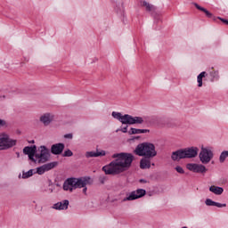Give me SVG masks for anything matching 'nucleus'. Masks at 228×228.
<instances>
[{
	"mask_svg": "<svg viewBox=\"0 0 228 228\" xmlns=\"http://www.w3.org/2000/svg\"><path fill=\"white\" fill-rule=\"evenodd\" d=\"M74 156V152L70 151V149H67L62 153V158H72Z\"/></svg>",
	"mask_w": 228,
	"mask_h": 228,
	"instance_id": "obj_28",
	"label": "nucleus"
},
{
	"mask_svg": "<svg viewBox=\"0 0 228 228\" xmlns=\"http://www.w3.org/2000/svg\"><path fill=\"white\" fill-rule=\"evenodd\" d=\"M209 191L215 193V195H222V193H224V188L212 185L209 187Z\"/></svg>",
	"mask_w": 228,
	"mask_h": 228,
	"instance_id": "obj_19",
	"label": "nucleus"
},
{
	"mask_svg": "<svg viewBox=\"0 0 228 228\" xmlns=\"http://www.w3.org/2000/svg\"><path fill=\"white\" fill-rule=\"evenodd\" d=\"M99 183H101V184H104V183H106V176L100 175L99 176Z\"/></svg>",
	"mask_w": 228,
	"mask_h": 228,
	"instance_id": "obj_35",
	"label": "nucleus"
},
{
	"mask_svg": "<svg viewBox=\"0 0 228 228\" xmlns=\"http://www.w3.org/2000/svg\"><path fill=\"white\" fill-rule=\"evenodd\" d=\"M135 193L137 195V199H142V197H145V195H147V191H145V189H137Z\"/></svg>",
	"mask_w": 228,
	"mask_h": 228,
	"instance_id": "obj_26",
	"label": "nucleus"
},
{
	"mask_svg": "<svg viewBox=\"0 0 228 228\" xmlns=\"http://www.w3.org/2000/svg\"><path fill=\"white\" fill-rule=\"evenodd\" d=\"M206 206H216V208H227V204L225 203H218L216 201H214L211 199H207L205 200Z\"/></svg>",
	"mask_w": 228,
	"mask_h": 228,
	"instance_id": "obj_17",
	"label": "nucleus"
},
{
	"mask_svg": "<svg viewBox=\"0 0 228 228\" xmlns=\"http://www.w3.org/2000/svg\"><path fill=\"white\" fill-rule=\"evenodd\" d=\"M131 118L132 116L129 114H125L121 116L120 123L126 126H131Z\"/></svg>",
	"mask_w": 228,
	"mask_h": 228,
	"instance_id": "obj_18",
	"label": "nucleus"
},
{
	"mask_svg": "<svg viewBox=\"0 0 228 228\" xmlns=\"http://www.w3.org/2000/svg\"><path fill=\"white\" fill-rule=\"evenodd\" d=\"M151 122H159V118H158V116H152L151 118Z\"/></svg>",
	"mask_w": 228,
	"mask_h": 228,
	"instance_id": "obj_38",
	"label": "nucleus"
},
{
	"mask_svg": "<svg viewBox=\"0 0 228 228\" xmlns=\"http://www.w3.org/2000/svg\"><path fill=\"white\" fill-rule=\"evenodd\" d=\"M175 170H176L178 174H184V169L181 166H177L176 167H175Z\"/></svg>",
	"mask_w": 228,
	"mask_h": 228,
	"instance_id": "obj_33",
	"label": "nucleus"
},
{
	"mask_svg": "<svg viewBox=\"0 0 228 228\" xmlns=\"http://www.w3.org/2000/svg\"><path fill=\"white\" fill-rule=\"evenodd\" d=\"M154 167V163L151 164Z\"/></svg>",
	"mask_w": 228,
	"mask_h": 228,
	"instance_id": "obj_45",
	"label": "nucleus"
},
{
	"mask_svg": "<svg viewBox=\"0 0 228 228\" xmlns=\"http://www.w3.org/2000/svg\"><path fill=\"white\" fill-rule=\"evenodd\" d=\"M216 20L218 19V20H221V22H223V24H224L225 26H227V22H228V20L226 19H224L222 17H216Z\"/></svg>",
	"mask_w": 228,
	"mask_h": 228,
	"instance_id": "obj_36",
	"label": "nucleus"
},
{
	"mask_svg": "<svg viewBox=\"0 0 228 228\" xmlns=\"http://www.w3.org/2000/svg\"><path fill=\"white\" fill-rule=\"evenodd\" d=\"M143 122H144L143 118L138 117V116H135V117L132 116L130 126H134V124H143Z\"/></svg>",
	"mask_w": 228,
	"mask_h": 228,
	"instance_id": "obj_20",
	"label": "nucleus"
},
{
	"mask_svg": "<svg viewBox=\"0 0 228 228\" xmlns=\"http://www.w3.org/2000/svg\"><path fill=\"white\" fill-rule=\"evenodd\" d=\"M186 168L194 174H206L208 172V168L202 164L188 163Z\"/></svg>",
	"mask_w": 228,
	"mask_h": 228,
	"instance_id": "obj_9",
	"label": "nucleus"
},
{
	"mask_svg": "<svg viewBox=\"0 0 228 228\" xmlns=\"http://www.w3.org/2000/svg\"><path fill=\"white\" fill-rule=\"evenodd\" d=\"M139 183H142V184H145V183H147V180L142 178V179L139 180Z\"/></svg>",
	"mask_w": 228,
	"mask_h": 228,
	"instance_id": "obj_42",
	"label": "nucleus"
},
{
	"mask_svg": "<svg viewBox=\"0 0 228 228\" xmlns=\"http://www.w3.org/2000/svg\"><path fill=\"white\" fill-rule=\"evenodd\" d=\"M134 154L141 158H156V156H158V151H156L154 143L142 142L135 147Z\"/></svg>",
	"mask_w": 228,
	"mask_h": 228,
	"instance_id": "obj_4",
	"label": "nucleus"
},
{
	"mask_svg": "<svg viewBox=\"0 0 228 228\" xmlns=\"http://www.w3.org/2000/svg\"><path fill=\"white\" fill-rule=\"evenodd\" d=\"M69 204H70V201H69V200H64L54 203L52 207V209H55L56 211H65L69 209Z\"/></svg>",
	"mask_w": 228,
	"mask_h": 228,
	"instance_id": "obj_12",
	"label": "nucleus"
},
{
	"mask_svg": "<svg viewBox=\"0 0 228 228\" xmlns=\"http://www.w3.org/2000/svg\"><path fill=\"white\" fill-rule=\"evenodd\" d=\"M213 151L204 147L201 148L199 158L203 165H208L213 159Z\"/></svg>",
	"mask_w": 228,
	"mask_h": 228,
	"instance_id": "obj_7",
	"label": "nucleus"
},
{
	"mask_svg": "<svg viewBox=\"0 0 228 228\" xmlns=\"http://www.w3.org/2000/svg\"><path fill=\"white\" fill-rule=\"evenodd\" d=\"M94 180L90 176H82V177H70L64 181L63 190L64 191H74L77 188H82L87 186V184H93Z\"/></svg>",
	"mask_w": 228,
	"mask_h": 228,
	"instance_id": "obj_3",
	"label": "nucleus"
},
{
	"mask_svg": "<svg viewBox=\"0 0 228 228\" xmlns=\"http://www.w3.org/2000/svg\"><path fill=\"white\" fill-rule=\"evenodd\" d=\"M160 123H161L162 126H168L170 124V118L163 117L160 119Z\"/></svg>",
	"mask_w": 228,
	"mask_h": 228,
	"instance_id": "obj_30",
	"label": "nucleus"
},
{
	"mask_svg": "<svg viewBox=\"0 0 228 228\" xmlns=\"http://www.w3.org/2000/svg\"><path fill=\"white\" fill-rule=\"evenodd\" d=\"M199 154V149L195 146L180 149L172 152L173 161H179V159H191L197 158Z\"/></svg>",
	"mask_w": 228,
	"mask_h": 228,
	"instance_id": "obj_5",
	"label": "nucleus"
},
{
	"mask_svg": "<svg viewBox=\"0 0 228 228\" xmlns=\"http://www.w3.org/2000/svg\"><path fill=\"white\" fill-rule=\"evenodd\" d=\"M97 158H101L102 156H106V151L102 150L101 151H96Z\"/></svg>",
	"mask_w": 228,
	"mask_h": 228,
	"instance_id": "obj_34",
	"label": "nucleus"
},
{
	"mask_svg": "<svg viewBox=\"0 0 228 228\" xmlns=\"http://www.w3.org/2000/svg\"><path fill=\"white\" fill-rule=\"evenodd\" d=\"M35 169H29L27 172L22 173V179H29V177H33L35 175Z\"/></svg>",
	"mask_w": 228,
	"mask_h": 228,
	"instance_id": "obj_24",
	"label": "nucleus"
},
{
	"mask_svg": "<svg viewBox=\"0 0 228 228\" xmlns=\"http://www.w3.org/2000/svg\"><path fill=\"white\" fill-rule=\"evenodd\" d=\"M51 153L53 154V156H60V154H63V151H65V143L63 142H58L55 144H53L51 146Z\"/></svg>",
	"mask_w": 228,
	"mask_h": 228,
	"instance_id": "obj_11",
	"label": "nucleus"
},
{
	"mask_svg": "<svg viewBox=\"0 0 228 228\" xmlns=\"http://www.w3.org/2000/svg\"><path fill=\"white\" fill-rule=\"evenodd\" d=\"M39 122L47 127L52 122H56V116L53 113H45L40 117Z\"/></svg>",
	"mask_w": 228,
	"mask_h": 228,
	"instance_id": "obj_10",
	"label": "nucleus"
},
{
	"mask_svg": "<svg viewBox=\"0 0 228 228\" xmlns=\"http://www.w3.org/2000/svg\"><path fill=\"white\" fill-rule=\"evenodd\" d=\"M17 158H20V152H16Z\"/></svg>",
	"mask_w": 228,
	"mask_h": 228,
	"instance_id": "obj_43",
	"label": "nucleus"
},
{
	"mask_svg": "<svg viewBox=\"0 0 228 228\" xmlns=\"http://www.w3.org/2000/svg\"><path fill=\"white\" fill-rule=\"evenodd\" d=\"M209 76L212 77L211 81H215V79H218L220 77L218 76V71H210Z\"/></svg>",
	"mask_w": 228,
	"mask_h": 228,
	"instance_id": "obj_31",
	"label": "nucleus"
},
{
	"mask_svg": "<svg viewBox=\"0 0 228 228\" xmlns=\"http://www.w3.org/2000/svg\"><path fill=\"white\" fill-rule=\"evenodd\" d=\"M153 157H142L140 160V168L142 170H146V168H151V159Z\"/></svg>",
	"mask_w": 228,
	"mask_h": 228,
	"instance_id": "obj_15",
	"label": "nucleus"
},
{
	"mask_svg": "<svg viewBox=\"0 0 228 228\" xmlns=\"http://www.w3.org/2000/svg\"><path fill=\"white\" fill-rule=\"evenodd\" d=\"M127 127H128V126L126 125V126H124L123 128H121V132H122V133H127Z\"/></svg>",
	"mask_w": 228,
	"mask_h": 228,
	"instance_id": "obj_40",
	"label": "nucleus"
},
{
	"mask_svg": "<svg viewBox=\"0 0 228 228\" xmlns=\"http://www.w3.org/2000/svg\"><path fill=\"white\" fill-rule=\"evenodd\" d=\"M1 127H6V120L0 118V129Z\"/></svg>",
	"mask_w": 228,
	"mask_h": 228,
	"instance_id": "obj_37",
	"label": "nucleus"
},
{
	"mask_svg": "<svg viewBox=\"0 0 228 228\" xmlns=\"http://www.w3.org/2000/svg\"><path fill=\"white\" fill-rule=\"evenodd\" d=\"M83 188V193L85 194V195H86V191H88V188L86 187V185H85L84 187H82Z\"/></svg>",
	"mask_w": 228,
	"mask_h": 228,
	"instance_id": "obj_41",
	"label": "nucleus"
},
{
	"mask_svg": "<svg viewBox=\"0 0 228 228\" xmlns=\"http://www.w3.org/2000/svg\"><path fill=\"white\" fill-rule=\"evenodd\" d=\"M86 158H97V151H86Z\"/></svg>",
	"mask_w": 228,
	"mask_h": 228,
	"instance_id": "obj_32",
	"label": "nucleus"
},
{
	"mask_svg": "<svg viewBox=\"0 0 228 228\" xmlns=\"http://www.w3.org/2000/svg\"><path fill=\"white\" fill-rule=\"evenodd\" d=\"M138 200V196L136 195V191H134L129 193L126 198L123 199V202H126L127 200Z\"/></svg>",
	"mask_w": 228,
	"mask_h": 228,
	"instance_id": "obj_21",
	"label": "nucleus"
},
{
	"mask_svg": "<svg viewBox=\"0 0 228 228\" xmlns=\"http://www.w3.org/2000/svg\"><path fill=\"white\" fill-rule=\"evenodd\" d=\"M228 158V151H224L219 156V163H225V159Z\"/></svg>",
	"mask_w": 228,
	"mask_h": 228,
	"instance_id": "obj_25",
	"label": "nucleus"
},
{
	"mask_svg": "<svg viewBox=\"0 0 228 228\" xmlns=\"http://www.w3.org/2000/svg\"><path fill=\"white\" fill-rule=\"evenodd\" d=\"M226 26H228V21H227V23H226Z\"/></svg>",
	"mask_w": 228,
	"mask_h": 228,
	"instance_id": "obj_47",
	"label": "nucleus"
},
{
	"mask_svg": "<svg viewBox=\"0 0 228 228\" xmlns=\"http://www.w3.org/2000/svg\"><path fill=\"white\" fill-rule=\"evenodd\" d=\"M19 177L20 178V174L19 175Z\"/></svg>",
	"mask_w": 228,
	"mask_h": 228,
	"instance_id": "obj_46",
	"label": "nucleus"
},
{
	"mask_svg": "<svg viewBox=\"0 0 228 228\" xmlns=\"http://www.w3.org/2000/svg\"><path fill=\"white\" fill-rule=\"evenodd\" d=\"M58 166L57 161L50 162L47 164H44L43 167H45V172H49V170H53L55 167Z\"/></svg>",
	"mask_w": 228,
	"mask_h": 228,
	"instance_id": "obj_23",
	"label": "nucleus"
},
{
	"mask_svg": "<svg viewBox=\"0 0 228 228\" xmlns=\"http://www.w3.org/2000/svg\"><path fill=\"white\" fill-rule=\"evenodd\" d=\"M116 13L119 19H121L123 24L127 22V18H126V11L124 10V4H119L115 7Z\"/></svg>",
	"mask_w": 228,
	"mask_h": 228,
	"instance_id": "obj_13",
	"label": "nucleus"
},
{
	"mask_svg": "<svg viewBox=\"0 0 228 228\" xmlns=\"http://www.w3.org/2000/svg\"><path fill=\"white\" fill-rule=\"evenodd\" d=\"M64 138H66L68 140H72L73 134H64Z\"/></svg>",
	"mask_w": 228,
	"mask_h": 228,
	"instance_id": "obj_39",
	"label": "nucleus"
},
{
	"mask_svg": "<svg viewBox=\"0 0 228 228\" xmlns=\"http://www.w3.org/2000/svg\"><path fill=\"white\" fill-rule=\"evenodd\" d=\"M145 133H151V130L131 127L128 131V134H145Z\"/></svg>",
	"mask_w": 228,
	"mask_h": 228,
	"instance_id": "obj_16",
	"label": "nucleus"
},
{
	"mask_svg": "<svg viewBox=\"0 0 228 228\" xmlns=\"http://www.w3.org/2000/svg\"><path fill=\"white\" fill-rule=\"evenodd\" d=\"M208 76V73L206 71H202L200 74L198 75L197 77V81H198V86L199 88L202 87V79Z\"/></svg>",
	"mask_w": 228,
	"mask_h": 228,
	"instance_id": "obj_22",
	"label": "nucleus"
},
{
	"mask_svg": "<svg viewBox=\"0 0 228 228\" xmlns=\"http://www.w3.org/2000/svg\"><path fill=\"white\" fill-rule=\"evenodd\" d=\"M193 6H195V8H197V10H200V12H204L206 17H208V19H212L215 22H216V17L215 15H213V13H211L209 11H208V9L199 5V4L197 3H192Z\"/></svg>",
	"mask_w": 228,
	"mask_h": 228,
	"instance_id": "obj_14",
	"label": "nucleus"
},
{
	"mask_svg": "<svg viewBox=\"0 0 228 228\" xmlns=\"http://www.w3.org/2000/svg\"><path fill=\"white\" fill-rule=\"evenodd\" d=\"M15 145H17V140L11 139L6 134L0 137V151H8V149H12V147H15Z\"/></svg>",
	"mask_w": 228,
	"mask_h": 228,
	"instance_id": "obj_6",
	"label": "nucleus"
},
{
	"mask_svg": "<svg viewBox=\"0 0 228 228\" xmlns=\"http://www.w3.org/2000/svg\"><path fill=\"white\" fill-rule=\"evenodd\" d=\"M28 143H35V140L28 141Z\"/></svg>",
	"mask_w": 228,
	"mask_h": 228,
	"instance_id": "obj_44",
	"label": "nucleus"
},
{
	"mask_svg": "<svg viewBox=\"0 0 228 228\" xmlns=\"http://www.w3.org/2000/svg\"><path fill=\"white\" fill-rule=\"evenodd\" d=\"M39 151V153H37ZM23 154L28 157L29 161L32 163H47L49 158H51V151L45 145H41L38 150H37V145L26 146L23 148Z\"/></svg>",
	"mask_w": 228,
	"mask_h": 228,
	"instance_id": "obj_2",
	"label": "nucleus"
},
{
	"mask_svg": "<svg viewBox=\"0 0 228 228\" xmlns=\"http://www.w3.org/2000/svg\"><path fill=\"white\" fill-rule=\"evenodd\" d=\"M112 158L114 160L102 168L106 175H118V174L126 172L131 168L133 161H134V155L127 152L115 153Z\"/></svg>",
	"mask_w": 228,
	"mask_h": 228,
	"instance_id": "obj_1",
	"label": "nucleus"
},
{
	"mask_svg": "<svg viewBox=\"0 0 228 228\" xmlns=\"http://www.w3.org/2000/svg\"><path fill=\"white\" fill-rule=\"evenodd\" d=\"M113 118H116V120H118L120 122V120L122 119V113L120 112H117V111H112L111 113Z\"/></svg>",
	"mask_w": 228,
	"mask_h": 228,
	"instance_id": "obj_29",
	"label": "nucleus"
},
{
	"mask_svg": "<svg viewBox=\"0 0 228 228\" xmlns=\"http://www.w3.org/2000/svg\"><path fill=\"white\" fill-rule=\"evenodd\" d=\"M35 174H38V175H44V174H45V167H44V166H40L38 167H37V169H35Z\"/></svg>",
	"mask_w": 228,
	"mask_h": 228,
	"instance_id": "obj_27",
	"label": "nucleus"
},
{
	"mask_svg": "<svg viewBox=\"0 0 228 228\" xmlns=\"http://www.w3.org/2000/svg\"><path fill=\"white\" fill-rule=\"evenodd\" d=\"M142 6H144L146 8V12H149L154 18L155 22H159L161 20V17L158 12V7H156V5H153L147 1H142Z\"/></svg>",
	"mask_w": 228,
	"mask_h": 228,
	"instance_id": "obj_8",
	"label": "nucleus"
}]
</instances>
